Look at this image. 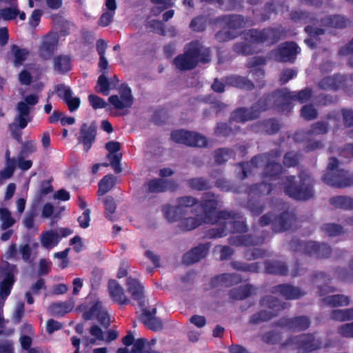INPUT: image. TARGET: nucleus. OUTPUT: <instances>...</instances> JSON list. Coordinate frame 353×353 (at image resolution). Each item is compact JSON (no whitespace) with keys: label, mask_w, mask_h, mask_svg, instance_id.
<instances>
[{"label":"nucleus","mask_w":353,"mask_h":353,"mask_svg":"<svg viewBox=\"0 0 353 353\" xmlns=\"http://www.w3.org/2000/svg\"><path fill=\"white\" fill-rule=\"evenodd\" d=\"M195 199L191 196L181 197L177 200V205L165 206L163 212L170 222L179 221V226L186 230H193L202 223H218L233 232H243L246 225L242 217L236 219L226 212L217 213L218 203L213 195L204 200L203 204L195 205Z\"/></svg>","instance_id":"nucleus-1"},{"label":"nucleus","mask_w":353,"mask_h":353,"mask_svg":"<svg viewBox=\"0 0 353 353\" xmlns=\"http://www.w3.org/2000/svg\"><path fill=\"white\" fill-rule=\"evenodd\" d=\"M210 60L209 50L194 41L186 46L184 54L176 57L174 63L176 68L185 70L193 68L199 61L207 63Z\"/></svg>","instance_id":"nucleus-2"},{"label":"nucleus","mask_w":353,"mask_h":353,"mask_svg":"<svg viewBox=\"0 0 353 353\" xmlns=\"http://www.w3.org/2000/svg\"><path fill=\"white\" fill-rule=\"evenodd\" d=\"M312 185L313 179L304 172L298 177H287L283 189L289 196L297 200H305L313 195Z\"/></svg>","instance_id":"nucleus-3"},{"label":"nucleus","mask_w":353,"mask_h":353,"mask_svg":"<svg viewBox=\"0 0 353 353\" xmlns=\"http://www.w3.org/2000/svg\"><path fill=\"white\" fill-rule=\"evenodd\" d=\"M38 102L39 96L37 94H30L24 95L17 105V114L14 122L10 125V129L13 130L16 127H19L20 129L25 128L28 123L31 121L32 117L30 113Z\"/></svg>","instance_id":"nucleus-4"},{"label":"nucleus","mask_w":353,"mask_h":353,"mask_svg":"<svg viewBox=\"0 0 353 353\" xmlns=\"http://www.w3.org/2000/svg\"><path fill=\"white\" fill-rule=\"evenodd\" d=\"M15 269L14 265L8 263H2L0 267V329L4 327L7 322L3 316V307L14 282Z\"/></svg>","instance_id":"nucleus-5"},{"label":"nucleus","mask_w":353,"mask_h":353,"mask_svg":"<svg viewBox=\"0 0 353 353\" xmlns=\"http://www.w3.org/2000/svg\"><path fill=\"white\" fill-rule=\"evenodd\" d=\"M277 39V32L274 30H265L263 31L252 30L246 34V43L236 44L234 50L238 53L248 54L254 52L253 46L260 42L268 41L269 40L271 42H274Z\"/></svg>","instance_id":"nucleus-6"},{"label":"nucleus","mask_w":353,"mask_h":353,"mask_svg":"<svg viewBox=\"0 0 353 353\" xmlns=\"http://www.w3.org/2000/svg\"><path fill=\"white\" fill-rule=\"evenodd\" d=\"M263 164H265L264 172L265 182L270 180H276L277 175L281 171V166L276 163L275 159H272L270 155L267 154L256 157L250 163H243L241 165L243 172V178L248 176L250 168L259 165L261 166Z\"/></svg>","instance_id":"nucleus-7"},{"label":"nucleus","mask_w":353,"mask_h":353,"mask_svg":"<svg viewBox=\"0 0 353 353\" xmlns=\"http://www.w3.org/2000/svg\"><path fill=\"white\" fill-rule=\"evenodd\" d=\"M338 161L335 158H330L327 172L323 179L324 182L334 187H346L353 183V179L349 177V174L343 170L337 169Z\"/></svg>","instance_id":"nucleus-8"},{"label":"nucleus","mask_w":353,"mask_h":353,"mask_svg":"<svg viewBox=\"0 0 353 353\" xmlns=\"http://www.w3.org/2000/svg\"><path fill=\"white\" fill-rule=\"evenodd\" d=\"M247 22L240 15L225 16L222 19L223 29L216 35L217 40L224 41L236 36L239 30L246 25Z\"/></svg>","instance_id":"nucleus-9"},{"label":"nucleus","mask_w":353,"mask_h":353,"mask_svg":"<svg viewBox=\"0 0 353 353\" xmlns=\"http://www.w3.org/2000/svg\"><path fill=\"white\" fill-rule=\"evenodd\" d=\"M311 97L310 90L305 89L301 90L299 93L289 92L286 89L276 92L273 96H271L272 101L274 100L276 103V105H290V103L294 101H298L303 103L306 102Z\"/></svg>","instance_id":"nucleus-10"},{"label":"nucleus","mask_w":353,"mask_h":353,"mask_svg":"<svg viewBox=\"0 0 353 353\" xmlns=\"http://www.w3.org/2000/svg\"><path fill=\"white\" fill-rule=\"evenodd\" d=\"M71 234L72 230L68 228L48 230L41 232L39 240L43 248L50 250L56 247L62 238L67 237Z\"/></svg>","instance_id":"nucleus-11"},{"label":"nucleus","mask_w":353,"mask_h":353,"mask_svg":"<svg viewBox=\"0 0 353 353\" xmlns=\"http://www.w3.org/2000/svg\"><path fill=\"white\" fill-rule=\"evenodd\" d=\"M172 139L176 143L187 145L203 147L206 145V139L204 137L195 133L182 130H175L171 134Z\"/></svg>","instance_id":"nucleus-12"},{"label":"nucleus","mask_w":353,"mask_h":353,"mask_svg":"<svg viewBox=\"0 0 353 353\" xmlns=\"http://www.w3.org/2000/svg\"><path fill=\"white\" fill-rule=\"evenodd\" d=\"M272 101L270 97L262 99L259 101V103L253 107L252 110H248L245 108H239L234 111L231 117V119L236 122H245L251 119H254L257 117V112L255 110L256 107H260L261 110H266Z\"/></svg>","instance_id":"nucleus-13"},{"label":"nucleus","mask_w":353,"mask_h":353,"mask_svg":"<svg viewBox=\"0 0 353 353\" xmlns=\"http://www.w3.org/2000/svg\"><path fill=\"white\" fill-rule=\"evenodd\" d=\"M285 347L303 349L306 351H312L321 347V342L312 335L303 334L290 339L283 344Z\"/></svg>","instance_id":"nucleus-14"},{"label":"nucleus","mask_w":353,"mask_h":353,"mask_svg":"<svg viewBox=\"0 0 353 353\" xmlns=\"http://www.w3.org/2000/svg\"><path fill=\"white\" fill-rule=\"evenodd\" d=\"M109 103L117 110L129 108L133 103V97L131 89L122 85L119 90V94L112 95L108 99Z\"/></svg>","instance_id":"nucleus-15"},{"label":"nucleus","mask_w":353,"mask_h":353,"mask_svg":"<svg viewBox=\"0 0 353 353\" xmlns=\"http://www.w3.org/2000/svg\"><path fill=\"white\" fill-rule=\"evenodd\" d=\"M299 52L300 48L295 43H285L280 46L273 57L281 61H292Z\"/></svg>","instance_id":"nucleus-16"},{"label":"nucleus","mask_w":353,"mask_h":353,"mask_svg":"<svg viewBox=\"0 0 353 353\" xmlns=\"http://www.w3.org/2000/svg\"><path fill=\"white\" fill-rule=\"evenodd\" d=\"M56 92L58 96L61 98L68 105L70 112L75 111L80 105L79 97H73L71 89L65 85H58L56 87Z\"/></svg>","instance_id":"nucleus-17"},{"label":"nucleus","mask_w":353,"mask_h":353,"mask_svg":"<svg viewBox=\"0 0 353 353\" xmlns=\"http://www.w3.org/2000/svg\"><path fill=\"white\" fill-rule=\"evenodd\" d=\"M58 43V37L55 33H50L43 37L39 50L40 57L48 59L52 55Z\"/></svg>","instance_id":"nucleus-18"},{"label":"nucleus","mask_w":353,"mask_h":353,"mask_svg":"<svg viewBox=\"0 0 353 353\" xmlns=\"http://www.w3.org/2000/svg\"><path fill=\"white\" fill-rule=\"evenodd\" d=\"M332 289L328 286H325L320 289V296H322V301L327 305L334 307L345 306L349 304V299L347 296L341 294L327 295Z\"/></svg>","instance_id":"nucleus-19"},{"label":"nucleus","mask_w":353,"mask_h":353,"mask_svg":"<svg viewBox=\"0 0 353 353\" xmlns=\"http://www.w3.org/2000/svg\"><path fill=\"white\" fill-rule=\"evenodd\" d=\"M19 10L14 0H0V19L12 20L18 15Z\"/></svg>","instance_id":"nucleus-20"},{"label":"nucleus","mask_w":353,"mask_h":353,"mask_svg":"<svg viewBox=\"0 0 353 353\" xmlns=\"http://www.w3.org/2000/svg\"><path fill=\"white\" fill-rule=\"evenodd\" d=\"M108 290L111 299L120 305L128 304L129 299L125 294L122 287L115 280H110L108 283Z\"/></svg>","instance_id":"nucleus-21"},{"label":"nucleus","mask_w":353,"mask_h":353,"mask_svg":"<svg viewBox=\"0 0 353 353\" xmlns=\"http://www.w3.org/2000/svg\"><path fill=\"white\" fill-rule=\"evenodd\" d=\"M301 248L310 255H316L319 257H325L330 254V248L325 244H319L316 242H307L301 244Z\"/></svg>","instance_id":"nucleus-22"},{"label":"nucleus","mask_w":353,"mask_h":353,"mask_svg":"<svg viewBox=\"0 0 353 353\" xmlns=\"http://www.w3.org/2000/svg\"><path fill=\"white\" fill-rule=\"evenodd\" d=\"M85 319L96 317L102 325H107L109 323V316L107 310L103 307L102 303L97 301L91 308L89 313H85Z\"/></svg>","instance_id":"nucleus-23"},{"label":"nucleus","mask_w":353,"mask_h":353,"mask_svg":"<svg viewBox=\"0 0 353 353\" xmlns=\"http://www.w3.org/2000/svg\"><path fill=\"white\" fill-rule=\"evenodd\" d=\"M127 287L132 298L139 305H142L143 303V288L139 281L136 279L129 277L127 280Z\"/></svg>","instance_id":"nucleus-24"},{"label":"nucleus","mask_w":353,"mask_h":353,"mask_svg":"<svg viewBox=\"0 0 353 353\" xmlns=\"http://www.w3.org/2000/svg\"><path fill=\"white\" fill-rule=\"evenodd\" d=\"M95 137V130L92 126L87 125L83 124L81 126L79 142L82 143L84 147V150L88 152L91 148L92 143L94 140Z\"/></svg>","instance_id":"nucleus-25"},{"label":"nucleus","mask_w":353,"mask_h":353,"mask_svg":"<svg viewBox=\"0 0 353 353\" xmlns=\"http://www.w3.org/2000/svg\"><path fill=\"white\" fill-rule=\"evenodd\" d=\"M209 250L207 244L201 245L187 252L183 256V261L187 264L193 263L204 257Z\"/></svg>","instance_id":"nucleus-26"},{"label":"nucleus","mask_w":353,"mask_h":353,"mask_svg":"<svg viewBox=\"0 0 353 353\" xmlns=\"http://www.w3.org/2000/svg\"><path fill=\"white\" fill-rule=\"evenodd\" d=\"M309 324V320L306 317H299L294 319H283L280 322L281 326L296 330H305L308 327Z\"/></svg>","instance_id":"nucleus-27"},{"label":"nucleus","mask_w":353,"mask_h":353,"mask_svg":"<svg viewBox=\"0 0 353 353\" xmlns=\"http://www.w3.org/2000/svg\"><path fill=\"white\" fill-rule=\"evenodd\" d=\"M274 292L288 299H296L302 295L299 288L288 285H280L275 287Z\"/></svg>","instance_id":"nucleus-28"},{"label":"nucleus","mask_w":353,"mask_h":353,"mask_svg":"<svg viewBox=\"0 0 353 353\" xmlns=\"http://www.w3.org/2000/svg\"><path fill=\"white\" fill-rule=\"evenodd\" d=\"M148 188L150 192H161L174 190V185L171 181L165 179H155L148 183Z\"/></svg>","instance_id":"nucleus-29"},{"label":"nucleus","mask_w":353,"mask_h":353,"mask_svg":"<svg viewBox=\"0 0 353 353\" xmlns=\"http://www.w3.org/2000/svg\"><path fill=\"white\" fill-rule=\"evenodd\" d=\"M29 55L30 52L27 49L20 48L16 45L11 46L10 56L14 65H21L28 59Z\"/></svg>","instance_id":"nucleus-30"},{"label":"nucleus","mask_w":353,"mask_h":353,"mask_svg":"<svg viewBox=\"0 0 353 353\" xmlns=\"http://www.w3.org/2000/svg\"><path fill=\"white\" fill-rule=\"evenodd\" d=\"M155 313V308H152L151 312L148 310L144 311L143 321L148 328L153 330H158L161 328L162 323L159 319L153 316Z\"/></svg>","instance_id":"nucleus-31"},{"label":"nucleus","mask_w":353,"mask_h":353,"mask_svg":"<svg viewBox=\"0 0 353 353\" xmlns=\"http://www.w3.org/2000/svg\"><path fill=\"white\" fill-rule=\"evenodd\" d=\"M55 72L63 73L70 70V59L68 56L60 55L54 59Z\"/></svg>","instance_id":"nucleus-32"},{"label":"nucleus","mask_w":353,"mask_h":353,"mask_svg":"<svg viewBox=\"0 0 353 353\" xmlns=\"http://www.w3.org/2000/svg\"><path fill=\"white\" fill-rule=\"evenodd\" d=\"M6 168L0 172V184L2 183L3 181L9 179L13 174L16 161L14 159H10V152L8 150L6 154Z\"/></svg>","instance_id":"nucleus-33"},{"label":"nucleus","mask_w":353,"mask_h":353,"mask_svg":"<svg viewBox=\"0 0 353 353\" xmlns=\"http://www.w3.org/2000/svg\"><path fill=\"white\" fill-rule=\"evenodd\" d=\"M90 337L85 339L87 344H99V342L105 341L102 330L97 325H93L90 328Z\"/></svg>","instance_id":"nucleus-34"},{"label":"nucleus","mask_w":353,"mask_h":353,"mask_svg":"<svg viewBox=\"0 0 353 353\" xmlns=\"http://www.w3.org/2000/svg\"><path fill=\"white\" fill-rule=\"evenodd\" d=\"M115 178L112 174L105 176L99 183L98 194L99 196L104 195L113 187Z\"/></svg>","instance_id":"nucleus-35"},{"label":"nucleus","mask_w":353,"mask_h":353,"mask_svg":"<svg viewBox=\"0 0 353 353\" xmlns=\"http://www.w3.org/2000/svg\"><path fill=\"white\" fill-rule=\"evenodd\" d=\"M151 27L155 32L159 34L174 37L176 34V31L174 27L170 26L165 28L161 21H152Z\"/></svg>","instance_id":"nucleus-36"},{"label":"nucleus","mask_w":353,"mask_h":353,"mask_svg":"<svg viewBox=\"0 0 353 353\" xmlns=\"http://www.w3.org/2000/svg\"><path fill=\"white\" fill-rule=\"evenodd\" d=\"M323 24L327 27L341 28L347 26V21L341 16H333L324 19Z\"/></svg>","instance_id":"nucleus-37"},{"label":"nucleus","mask_w":353,"mask_h":353,"mask_svg":"<svg viewBox=\"0 0 353 353\" xmlns=\"http://www.w3.org/2000/svg\"><path fill=\"white\" fill-rule=\"evenodd\" d=\"M0 221L2 230L12 227L15 223V220L12 216L10 212L6 208H0Z\"/></svg>","instance_id":"nucleus-38"},{"label":"nucleus","mask_w":353,"mask_h":353,"mask_svg":"<svg viewBox=\"0 0 353 353\" xmlns=\"http://www.w3.org/2000/svg\"><path fill=\"white\" fill-rule=\"evenodd\" d=\"M305 31L310 36V38L305 39V42L310 48H313L316 46L315 37L323 34L327 31V30L314 28L312 26H307L305 27Z\"/></svg>","instance_id":"nucleus-39"},{"label":"nucleus","mask_w":353,"mask_h":353,"mask_svg":"<svg viewBox=\"0 0 353 353\" xmlns=\"http://www.w3.org/2000/svg\"><path fill=\"white\" fill-rule=\"evenodd\" d=\"M154 342V340L149 342L144 339H139L134 342L132 353H146L150 345H153Z\"/></svg>","instance_id":"nucleus-40"},{"label":"nucleus","mask_w":353,"mask_h":353,"mask_svg":"<svg viewBox=\"0 0 353 353\" xmlns=\"http://www.w3.org/2000/svg\"><path fill=\"white\" fill-rule=\"evenodd\" d=\"M227 83L232 86L250 89L252 87V83L244 77L238 76H232L227 79Z\"/></svg>","instance_id":"nucleus-41"},{"label":"nucleus","mask_w":353,"mask_h":353,"mask_svg":"<svg viewBox=\"0 0 353 353\" xmlns=\"http://www.w3.org/2000/svg\"><path fill=\"white\" fill-rule=\"evenodd\" d=\"M331 318L341 321L353 319V308L335 310L332 312Z\"/></svg>","instance_id":"nucleus-42"},{"label":"nucleus","mask_w":353,"mask_h":353,"mask_svg":"<svg viewBox=\"0 0 353 353\" xmlns=\"http://www.w3.org/2000/svg\"><path fill=\"white\" fill-rule=\"evenodd\" d=\"M341 77H327L321 80L319 86L325 90L336 89L341 82Z\"/></svg>","instance_id":"nucleus-43"},{"label":"nucleus","mask_w":353,"mask_h":353,"mask_svg":"<svg viewBox=\"0 0 353 353\" xmlns=\"http://www.w3.org/2000/svg\"><path fill=\"white\" fill-rule=\"evenodd\" d=\"M73 306L71 302L56 303L51 305V311L55 314L63 315L70 312Z\"/></svg>","instance_id":"nucleus-44"},{"label":"nucleus","mask_w":353,"mask_h":353,"mask_svg":"<svg viewBox=\"0 0 353 353\" xmlns=\"http://www.w3.org/2000/svg\"><path fill=\"white\" fill-rule=\"evenodd\" d=\"M330 203L335 207L341 208H353V199L345 196H336L330 200Z\"/></svg>","instance_id":"nucleus-45"},{"label":"nucleus","mask_w":353,"mask_h":353,"mask_svg":"<svg viewBox=\"0 0 353 353\" xmlns=\"http://www.w3.org/2000/svg\"><path fill=\"white\" fill-rule=\"evenodd\" d=\"M154 4L152 10L154 15L159 14L163 10L173 5V0H151Z\"/></svg>","instance_id":"nucleus-46"},{"label":"nucleus","mask_w":353,"mask_h":353,"mask_svg":"<svg viewBox=\"0 0 353 353\" xmlns=\"http://www.w3.org/2000/svg\"><path fill=\"white\" fill-rule=\"evenodd\" d=\"M110 88L111 84L107 78L103 74L99 76L96 88L97 91L101 92L104 95H108Z\"/></svg>","instance_id":"nucleus-47"},{"label":"nucleus","mask_w":353,"mask_h":353,"mask_svg":"<svg viewBox=\"0 0 353 353\" xmlns=\"http://www.w3.org/2000/svg\"><path fill=\"white\" fill-rule=\"evenodd\" d=\"M216 279L225 286H229L238 283L241 281V277L239 274H224L219 276Z\"/></svg>","instance_id":"nucleus-48"},{"label":"nucleus","mask_w":353,"mask_h":353,"mask_svg":"<svg viewBox=\"0 0 353 353\" xmlns=\"http://www.w3.org/2000/svg\"><path fill=\"white\" fill-rule=\"evenodd\" d=\"M105 216L110 220L113 219V214L115 211L116 205L112 197H106L104 199Z\"/></svg>","instance_id":"nucleus-49"},{"label":"nucleus","mask_w":353,"mask_h":353,"mask_svg":"<svg viewBox=\"0 0 353 353\" xmlns=\"http://www.w3.org/2000/svg\"><path fill=\"white\" fill-rule=\"evenodd\" d=\"M293 219V217L288 214V213H285L283 214L282 217L279 218L278 220H276L275 221L279 222L280 226L279 228H276L275 227V229L277 231H284L286 230H288L291 227V222Z\"/></svg>","instance_id":"nucleus-50"},{"label":"nucleus","mask_w":353,"mask_h":353,"mask_svg":"<svg viewBox=\"0 0 353 353\" xmlns=\"http://www.w3.org/2000/svg\"><path fill=\"white\" fill-rule=\"evenodd\" d=\"M251 292L250 287L248 285L241 286L238 290L232 292V297L237 299H243L247 297Z\"/></svg>","instance_id":"nucleus-51"},{"label":"nucleus","mask_w":353,"mask_h":353,"mask_svg":"<svg viewBox=\"0 0 353 353\" xmlns=\"http://www.w3.org/2000/svg\"><path fill=\"white\" fill-rule=\"evenodd\" d=\"M232 152L228 149H220L216 152L215 160L221 163L227 161L231 158Z\"/></svg>","instance_id":"nucleus-52"},{"label":"nucleus","mask_w":353,"mask_h":353,"mask_svg":"<svg viewBox=\"0 0 353 353\" xmlns=\"http://www.w3.org/2000/svg\"><path fill=\"white\" fill-rule=\"evenodd\" d=\"M88 99H89V102H90V105H92V107L94 109L103 108H105L106 105V102L104 100H103L101 98H100L96 95H94V94L89 95Z\"/></svg>","instance_id":"nucleus-53"},{"label":"nucleus","mask_w":353,"mask_h":353,"mask_svg":"<svg viewBox=\"0 0 353 353\" xmlns=\"http://www.w3.org/2000/svg\"><path fill=\"white\" fill-rule=\"evenodd\" d=\"M316 114V110L312 105H305L301 110V116L307 120L314 119Z\"/></svg>","instance_id":"nucleus-54"},{"label":"nucleus","mask_w":353,"mask_h":353,"mask_svg":"<svg viewBox=\"0 0 353 353\" xmlns=\"http://www.w3.org/2000/svg\"><path fill=\"white\" fill-rule=\"evenodd\" d=\"M206 19L203 17H197L193 19L190 23V27L193 30L201 31L205 27Z\"/></svg>","instance_id":"nucleus-55"},{"label":"nucleus","mask_w":353,"mask_h":353,"mask_svg":"<svg viewBox=\"0 0 353 353\" xmlns=\"http://www.w3.org/2000/svg\"><path fill=\"white\" fill-rule=\"evenodd\" d=\"M323 230L330 236H336L341 232V228L336 224H325Z\"/></svg>","instance_id":"nucleus-56"},{"label":"nucleus","mask_w":353,"mask_h":353,"mask_svg":"<svg viewBox=\"0 0 353 353\" xmlns=\"http://www.w3.org/2000/svg\"><path fill=\"white\" fill-rule=\"evenodd\" d=\"M90 221V210H85L82 214L78 218L79 225L82 228H86L89 226Z\"/></svg>","instance_id":"nucleus-57"},{"label":"nucleus","mask_w":353,"mask_h":353,"mask_svg":"<svg viewBox=\"0 0 353 353\" xmlns=\"http://www.w3.org/2000/svg\"><path fill=\"white\" fill-rule=\"evenodd\" d=\"M339 333L345 337H353V323L342 325L339 328Z\"/></svg>","instance_id":"nucleus-58"},{"label":"nucleus","mask_w":353,"mask_h":353,"mask_svg":"<svg viewBox=\"0 0 353 353\" xmlns=\"http://www.w3.org/2000/svg\"><path fill=\"white\" fill-rule=\"evenodd\" d=\"M268 271L270 273L284 274L287 272L285 265L281 263H276L268 267Z\"/></svg>","instance_id":"nucleus-59"},{"label":"nucleus","mask_w":353,"mask_h":353,"mask_svg":"<svg viewBox=\"0 0 353 353\" xmlns=\"http://www.w3.org/2000/svg\"><path fill=\"white\" fill-rule=\"evenodd\" d=\"M189 185L191 188L199 190L205 189L208 187L206 181L202 179H193L189 181Z\"/></svg>","instance_id":"nucleus-60"},{"label":"nucleus","mask_w":353,"mask_h":353,"mask_svg":"<svg viewBox=\"0 0 353 353\" xmlns=\"http://www.w3.org/2000/svg\"><path fill=\"white\" fill-rule=\"evenodd\" d=\"M249 236H236L233 237L230 241L232 244L250 245L253 244L252 241Z\"/></svg>","instance_id":"nucleus-61"},{"label":"nucleus","mask_w":353,"mask_h":353,"mask_svg":"<svg viewBox=\"0 0 353 353\" xmlns=\"http://www.w3.org/2000/svg\"><path fill=\"white\" fill-rule=\"evenodd\" d=\"M114 13L112 11L105 10L99 19V24L102 26H108L112 21Z\"/></svg>","instance_id":"nucleus-62"},{"label":"nucleus","mask_w":353,"mask_h":353,"mask_svg":"<svg viewBox=\"0 0 353 353\" xmlns=\"http://www.w3.org/2000/svg\"><path fill=\"white\" fill-rule=\"evenodd\" d=\"M19 252L24 261L28 262L30 261L32 250L28 244L21 246Z\"/></svg>","instance_id":"nucleus-63"},{"label":"nucleus","mask_w":353,"mask_h":353,"mask_svg":"<svg viewBox=\"0 0 353 353\" xmlns=\"http://www.w3.org/2000/svg\"><path fill=\"white\" fill-rule=\"evenodd\" d=\"M298 161L297 155L294 152L287 153L284 157V164L288 167L294 166Z\"/></svg>","instance_id":"nucleus-64"}]
</instances>
